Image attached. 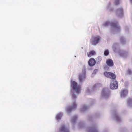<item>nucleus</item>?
<instances>
[{"instance_id":"obj_2","label":"nucleus","mask_w":132,"mask_h":132,"mask_svg":"<svg viewBox=\"0 0 132 132\" xmlns=\"http://www.w3.org/2000/svg\"><path fill=\"white\" fill-rule=\"evenodd\" d=\"M71 84L73 89L76 91V93H79L80 90V87L77 85V83L75 81L71 82Z\"/></svg>"},{"instance_id":"obj_16","label":"nucleus","mask_w":132,"mask_h":132,"mask_svg":"<svg viewBox=\"0 0 132 132\" xmlns=\"http://www.w3.org/2000/svg\"><path fill=\"white\" fill-rule=\"evenodd\" d=\"M109 51L108 50H106L105 51L104 54L105 56H107L109 54Z\"/></svg>"},{"instance_id":"obj_13","label":"nucleus","mask_w":132,"mask_h":132,"mask_svg":"<svg viewBox=\"0 0 132 132\" xmlns=\"http://www.w3.org/2000/svg\"><path fill=\"white\" fill-rule=\"evenodd\" d=\"M95 54V52L94 51H90L89 53H87L88 56L90 57L94 55Z\"/></svg>"},{"instance_id":"obj_12","label":"nucleus","mask_w":132,"mask_h":132,"mask_svg":"<svg viewBox=\"0 0 132 132\" xmlns=\"http://www.w3.org/2000/svg\"><path fill=\"white\" fill-rule=\"evenodd\" d=\"M117 13L119 15H122L123 14V9L122 8H121L117 10Z\"/></svg>"},{"instance_id":"obj_14","label":"nucleus","mask_w":132,"mask_h":132,"mask_svg":"<svg viewBox=\"0 0 132 132\" xmlns=\"http://www.w3.org/2000/svg\"><path fill=\"white\" fill-rule=\"evenodd\" d=\"M62 114L61 113H60L58 114H57L56 116V119L57 120H60L61 119V117L62 116Z\"/></svg>"},{"instance_id":"obj_7","label":"nucleus","mask_w":132,"mask_h":132,"mask_svg":"<svg viewBox=\"0 0 132 132\" xmlns=\"http://www.w3.org/2000/svg\"><path fill=\"white\" fill-rule=\"evenodd\" d=\"M77 107V104L75 102L72 104V107L69 106L67 108V112L68 113L70 112L72 110L76 109Z\"/></svg>"},{"instance_id":"obj_24","label":"nucleus","mask_w":132,"mask_h":132,"mask_svg":"<svg viewBox=\"0 0 132 132\" xmlns=\"http://www.w3.org/2000/svg\"><path fill=\"white\" fill-rule=\"evenodd\" d=\"M85 108V109H86V107H83L82 108V109L84 110Z\"/></svg>"},{"instance_id":"obj_20","label":"nucleus","mask_w":132,"mask_h":132,"mask_svg":"<svg viewBox=\"0 0 132 132\" xmlns=\"http://www.w3.org/2000/svg\"><path fill=\"white\" fill-rule=\"evenodd\" d=\"M92 132H98V131L96 128H94L92 130Z\"/></svg>"},{"instance_id":"obj_23","label":"nucleus","mask_w":132,"mask_h":132,"mask_svg":"<svg viewBox=\"0 0 132 132\" xmlns=\"http://www.w3.org/2000/svg\"><path fill=\"white\" fill-rule=\"evenodd\" d=\"M132 71H131L130 70H129L128 71V73L129 74H130L131 73Z\"/></svg>"},{"instance_id":"obj_3","label":"nucleus","mask_w":132,"mask_h":132,"mask_svg":"<svg viewBox=\"0 0 132 132\" xmlns=\"http://www.w3.org/2000/svg\"><path fill=\"white\" fill-rule=\"evenodd\" d=\"M110 25L111 26L113 27L116 29L119 30L120 29V27L118 26L117 22H114L110 23L109 21L106 22L104 24V26H106Z\"/></svg>"},{"instance_id":"obj_8","label":"nucleus","mask_w":132,"mask_h":132,"mask_svg":"<svg viewBox=\"0 0 132 132\" xmlns=\"http://www.w3.org/2000/svg\"><path fill=\"white\" fill-rule=\"evenodd\" d=\"M58 132H69L68 129L66 128L64 125H62L59 129Z\"/></svg>"},{"instance_id":"obj_6","label":"nucleus","mask_w":132,"mask_h":132,"mask_svg":"<svg viewBox=\"0 0 132 132\" xmlns=\"http://www.w3.org/2000/svg\"><path fill=\"white\" fill-rule=\"evenodd\" d=\"M118 87V84L117 81H112L110 84V87L112 89H117Z\"/></svg>"},{"instance_id":"obj_10","label":"nucleus","mask_w":132,"mask_h":132,"mask_svg":"<svg viewBox=\"0 0 132 132\" xmlns=\"http://www.w3.org/2000/svg\"><path fill=\"white\" fill-rule=\"evenodd\" d=\"M106 63L110 67H112L114 65L113 61L111 59H108L106 61Z\"/></svg>"},{"instance_id":"obj_25","label":"nucleus","mask_w":132,"mask_h":132,"mask_svg":"<svg viewBox=\"0 0 132 132\" xmlns=\"http://www.w3.org/2000/svg\"><path fill=\"white\" fill-rule=\"evenodd\" d=\"M130 1H131V2H132V0H130Z\"/></svg>"},{"instance_id":"obj_18","label":"nucleus","mask_w":132,"mask_h":132,"mask_svg":"<svg viewBox=\"0 0 132 132\" xmlns=\"http://www.w3.org/2000/svg\"><path fill=\"white\" fill-rule=\"evenodd\" d=\"M120 0H116L115 2V5H117L119 4Z\"/></svg>"},{"instance_id":"obj_15","label":"nucleus","mask_w":132,"mask_h":132,"mask_svg":"<svg viewBox=\"0 0 132 132\" xmlns=\"http://www.w3.org/2000/svg\"><path fill=\"white\" fill-rule=\"evenodd\" d=\"M102 60V58L101 57L98 56L97 57L96 59L97 62L100 63V62Z\"/></svg>"},{"instance_id":"obj_17","label":"nucleus","mask_w":132,"mask_h":132,"mask_svg":"<svg viewBox=\"0 0 132 132\" xmlns=\"http://www.w3.org/2000/svg\"><path fill=\"white\" fill-rule=\"evenodd\" d=\"M105 90H103L102 92V95L103 96H106L107 94L105 92Z\"/></svg>"},{"instance_id":"obj_21","label":"nucleus","mask_w":132,"mask_h":132,"mask_svg":"<svg viewBox=\"0 0 132 132\" xmlns=\"http://www.w3.org/2000/svg\"><path fill=\"white\" fill-rule=\"evenodd\" d=\"M77 118V117L76 116H75L73 117L72 118V120H76Z\"/></svg>"},{"instance_id":"obj_19","label":"nucleus","mask_w":132,"mask_h":132,"mask_svg":"<svg viewBox=\"0 0 132 132\" xmlns=\"http://www.w3.org/2000/svg\"><path fill=\"white\" fill-rule=\"evenodd\" d=\"M128 102L129 103L132 102V99L130 98H129L128 100Z\"/></svg>"},{"instance_id":"obj_11","label":"nucleus","mask_w":132,"mask_h":132,"mask_svg":"<svg viewBox=\"0 0 132 132\" xmlns=\"http://www.w3.org/2000/svg\"><path fill=\"white\" fill-rule=\"evenodd\" d=\"M128 93V91L126 90H123L121 91L120 95L121 96L124 97L126 96Z\"/></svg>"},{"instance_id":"obj_5","label":"nucleus","mask_w":132,"mask_h":132,"mask_svg":"<svg viewBox=\"0 0 132 132\" xmlns=\"http://www.w3.org/2000/svg\"><path fill=\"white\" fill-rule=\"evenodd\" d=\"M83 73L82 74L79 75V82L80 83H81L83 80L85 78L86 74L85 71V70L83 71Z\"/></svg>"},{"instance_id":"obj_4","label":"nucleus","mask_w":132,"mask_h":132,"mask_svg":"<svg viewBox=\"0 0 132 132\" xmlns=\"http://www.w3.org/2000/svg\"><path fill=\"white\" fill-rule=\"evenodd\" d=\"M104 75L106 77L111 79H115L116 78L115 75L112 72L106 71L104 73Z\"/></svg>"},{"instance_id":"obj_22","label":"nucleus","mask_w":132,"mask_h":132,"mask_svg":"<svg viewBox=\"0 0 132 132\" xmlns=\"http://www.w3.org/2000/svg\"><path fill=\"white\" fill-rule=\"evenodd\" d=\"M72 97L73 98H76V96L75 94H73L72 95Z\"/></svg>"},{"instance_id":"obj_1","label":"nucleus","mask_w":132,"mask_h":132,"mask_svg":"<svg viewBox=\"0 0 132 132\" xmlns=\"http://www.w3.org/2000/svg\"><path fill=\"white\" fill-rule=\"evenodd\" d=\"M101 38V37L98 36H93L90 41V43L92 45L95 46L99 43Z\"/></svg>"},{"instance_id":"obj_9","label":"nucleus","mask_w":132,"mask_h":132,"mask_svg":"<svg viewBox=\"0 0 132 132\" xmlns=\"http://www.w3.org/2000/svg\"><path fill=\"white\" fill-rule=\"evenodd\" d=\"M96 63L95 60L92 58L90 59L88 61V64L90 66H93Z\"/></svg>"}]
</instances>
